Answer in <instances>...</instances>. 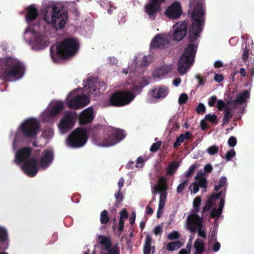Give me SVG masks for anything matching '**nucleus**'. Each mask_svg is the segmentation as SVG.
<instances>
[{
	"instance_id": "nucleus-1",
	"label": "nucleus",
	"mask_w": 254,
	"mask_h": 254,
	"mask_svg": "<svg viewBox=\"0 0 254 254\" xmlns=\"http://www.w3.org/2000/svg\"><path fill=\"white\" fill-rule=\"evenodd\" d=\"M204 15L203 3L201 1L197 2L191 14L192 24L189 31L188 40L191 44H188L186 47L178 62L177 70L181 74L186 73L194 61L197 46L192 43L199 38L202 31L204 22Z\"/></svg>"
},
{
	"instance_id": "nucleus-2",
	"label": "nucleus",
	"mask_w": 254,
	"mask_h": 254,
	"mask_svg": "<svg viewBox=\"0 0 254 254\" xmlns=\"http://www.w3.org/2000/svg\"><path fill=\"white\" fill-rule=\"evenodd\" d=\"M79 47L76 39L66 38L57 46L55 55L52 48H50V55L53 60L57 63L60 60L66 59L74 56L78 51Z\"/></svg>"
},
{
	"instance_id": "nucleus-3",
	"label": "nucleus",
	"mask_w": 254,
	"mask_h": 254,
	"mask_svg": "<svg viewBox=\"0 0 254 254\" xmlns=\"http://www.w3.org/2000/svg\"><path fill=\"white\" fill-rule=\"evenodd\" d=\"M32 148L30 147H24L18 150L15 155L14 161L18 164L25 162L21 168L22 170L29 177H34L38 171V164L35 158H30V157Z\"/></svg>"
},
{
	"instance_id": "nucleus-4",
	"label": "nucleus",
	"mask_w": 254,
	"mask_h": 254,
	"mask_svg": "<svg viewBox=\"0 0 254 254\" xmlns=\"http://www.w3.org/2000/svg\"><path fill=\"white\" fill-rule=\"evenodd\" d=\"M52 10L51 25L56 30L63 29L68 19L66 7L59 2H49Z\"/></svg>"
},
{
	"instance_id": "nucleus-5",
	"label": "nucleus",
	"mask_w": 254,
	"mask_h": 254,
	"mask_svg": "<svg viewBox=\"0 0 254 254\" xmlns=\"http://www.w3.org/2000/svg\"><path fill=\"white\" fill-rule=\"evenodd\" d=\"M108 132H110V134L108 135V137L103 138L99 135V130L98 129L95 128L93 130L92 138L98 145L110 146L119 142L126 136L123 130L118 128L110 129Z\"/></svg>"
},
{
	"instance_id": "nucleus-6",
	"label": "nucleus",
	"mask_w": 254,
	"mask_h": 254,
	"mask_svg": "<svg viewBox=\"0 0 254 254\" xmlns=\"http://www.w3.org/2000/svg\"><path fill=\"white\" fill-rule=\"evenodd\" d=\"M24 38L32 45V49L41 50L47 47L48 39L46 33H39L31 26H29L25 29Z\"/></svg>"
},
{
	"instance_id": "nucleus-7",
	"label": "nucleus",
	"mask_w": 254,
	"mask_h": 254,
	"mask_svg": "<svg viewBox=\"0 0 254 254\" xmlns=\"http://www.w3.org/2000/svg\"><path fill=\"white\" fill-rule=\"evenodd\" d=\"M135 97L129 91H118L113 93L108 101V106L122 107L129 104Z\"/></svg>"
},
{
	"instance_id": "nucleus-8",
	"label": "nucleus",
	"mask_w": 254,
	"mask_h": 254,
	"mask_svg": "<svg viewBox=\"0 0 254 254\" xmlns=\"http://www.w3.org/2000/svg\"><path fill=\"white\" fill-rule=\"evenodd\" d=\"M87 139L86 129L84 128H77L68 135V144L74 148L80 147L86 143Z\"/></svg>"
},
{
	"instance_id": "nucleus-9",
	"label": "nucleus",
	"mask_w": 254,
	"mask_h": 254,
	"mask_svg": "<svg viewBox=\"0 0 254 254\" xmlns=\"http://www.w3.org/2000/svg\"><path fill=\"white\" fill-rule=\"evenodd\" d=\"M67 102V106L69 108L78 109L87 105L90 102L89 97L82 93L79 94L76 90L71 92Z\"/></svg>"
},
{
	"instance_id": "nucleus-10",
	"label": "nucleus",
	"mask_w": 254,
	"mask_h": 254,
	"mask_svg": "<svg viewBox=\"0 0 254 254\" xmlns=\"http://www.w3.org/2000/svg\"><path fill=\"white\" fill-rule=\"evenodd\" d=\"M39 127L38 122L33 119L26 120L20 127L24 135L27 137L35 136Z\"/></svg>"
},
{
	"instance_id": "nucleus-11",
	"label": "nucleus",
	"mask_w": 254,
	"mask_h": 254,
	"mask_svg": "<svg viewBox=\"0 0 254 254\" xmlns=\"http://www.w3.org/2000/svg\"><path fill=\"white\" fill-rule=\"evenodd\" d=\"M75 117V113L66 112L64 113L59 125V128L62 133H65L73 127L74 119Z\"/></svg>"
},
{
	"instance_id": "nucleus-12",
	"label": "nucleus",
	"mask_w": 254,
	"mask_h": 254,
	"mask_svg": "<svg viewBox=\"0 0 254 254\" xmlns=\"http://www.w3.org/2000/svg\"><path fill=\"white\" fill-rule=\"evenodd\" d=\"M166 0H149L148 3L144 6V11L147 14L150 19L154 20L156 17L157 13L161 10V5Z\"/></svg>"
},
{
	"instance_id": "nucleus-13",
	"label": "nucleus",
	"mask_w": 254,
	"mask_h": 254,
	"mask_svg": "<svg viewBox=\"0 0 254 254\" xmlns=\"http://www.w3.org/2000/svg\"><path fill=\"white\" fill-rule=\"evenodd\" d=\"M188 27V21L177 22L174 26V31L172 36L176 41H181L186 35Z\"/></svg>"
},
{
	"instance_id": "nucleus-14",
	"label": "nucleus",
	"mask_w": 254,
	"mask_h": 254,
	"mask_svg": "<svg viewBox=\"0 0 254 254\" xmlns=\"http://www.w3.org/2000/svg\"><path fill=\"white\" fill-rule=\"evenodd\" d=\"M183 13V9L180 2L174 1L169 6L164 14L170 19H178Z\"/></svg>"
},
{
	"instance_id": "nucleus-15",
	"label": "nucleus",
	"mask_w": 254,
	"mask_h": 254,
	"mask_svg": "<svg viewBox=\"0 0 254 254\" xmlns=\"http://www.w3.org/2000/svg\"><path fill=\"white\" fill-rule=\"evenodd\" d=\"M203 216L201 217L197 214H190L187 218V228L190 232L196 231L197 229L203 227Z\"/></svg>"
},
{
	"instance_id": "nucleus-16",
	"label": "nucleus",
	"mask_w": 254,
	"mask_h": 254,
	"mask_svg": "<svg viewBox=\"0 0 254 254\" xmlns=\"http://www.w3.org/2000/svg\"><path fill=\"white\" fill-rule=\"evenodd\" d=\"M169 43V41L167 37L163 36L161 34H157L152 39L150 44V47L151 49H163Z\"/></svg>"
},
{
	"instance_id": "nucleus-17",
	"label": "nucleus",
	"mask_w": 254,
	"mask_h": 254,
	"mask_svg": "<svg viewBox=\"0 0 254 254\" xmlns=\"http://www.w3.org/2000/svg\"><path fill=\"white\" fill-rule=\"evenodd\" d=\"M168 93L169 89L164 85L156 86L149 91L150 96L155 99L164 98Z\"/></svg>"
},
{
	"instance_id": "nucleus-18",
	"label": "nucleus",
	"mask_w": 254,
	"mask_h": 254,
	"mask_svg": "<svg viewBox=\"0 0 254 254\" xmlns=\"http://www.w3.org/2000/svg\"><path fill=\"white\" fill-rule=\"evenodd\" d=\"M94 119L93 110L91 108H88L82 112L79 116V124L85 125L90 124Z\"/></svg>"
},
{
	"instance_id": "nucleus-19",
	"label": "nucleus",
	"mask_w": 254,
	"mask_h": 254,
	"mask_svg": "<svg viewBox=\"0 0 254 254\" xmlns=\"http://www.w3.org/2000/svg\"><path fill=\"white\" fill-rule=\"evenodd\" d=\"M250 93L248 90H245L243 92L236 95V99L228 101V103H232L234 105L241 104L244 103L247 99L250 98Z\"/></svg>"
},
{
	"instance_id": "nucleus-20",
	"label": "nucleus",
	"mask_w": 254,
	"mask_h": 254,
	"mask_svg": "<svg viewBox=\"0 0 254 254\" xmlns=\"http://www.w3.org/2000/svg\"><path fill=\"white\" fill-rule=\"evenodd\" d=\"M39 13L37 8L34 5L28 6L25 14L26 20L28 23L32 22L38 17Z\"/></svg>"
},
{
	"instance_id": "nucleus-21",
	"label": "nucleus",
	"mask_w": 254,
	"mask_h": 254,
	"mask_svg": "<svg viewBox=\"0 0 254 254\" xmlns=\"http://www.w3.org/2000/svg\"><path fill=\"white\" fill-rule=\"evenodd\" d=\"M172 69V64H163L156 68L154 71V75L157 77H161L170 72Z\"/></svg>"
},
{
	"instance_id": "nucleus-22",
	"label": "nucleus",
	"mask_w": 254,
	"mask_h": 254,
	"mask_svg": "<svg viewBox=\"0 0 254 254\" xmlns=\"http://www.w3.org/2000/svg\"><path fill=\"white\" fill-rule=\"evenodd\" d=\"M204 175V173L198 172L195 176L194 179L195 182H197L198 186L200 188L204 189L203 191L205 192L207 187V179L203 177Z\"/></svg>"
},
{
	"instance_id": "nucleus-23",
	"label": "nucleus",
	"mask_w": 254,
	"mask_h": 254,
	"mask_svg": "<svg viewBox=\"0 0 254 254\" xmlns=\"http://www.w3.org/2000/svg\"><path fill=\"white\" fill-rule=\"evenodd\" d=\"M48 12V6H45L41 8L39 12V18L45 23V24H40V29L42 31L43 29L46 30V24H48V20L46 14Z\"/></svg>"
},
{
	"instance_id": "nucleus-24",
	"label": "nucleus",
	"mask_w": 254,
	"mask_h": 254,
	"mask_svg": "<svg viewBox=\"0 0 254 254\" xmlns=\"http://www.w3.org/2000/svg\"><path fill=\"white\" fill-rule=\"evenodd\" d=\"M64 108L63 102H60L57 103L51 109H49V118L55 116L59 114Z\"/></svg>"
},
{
	"instance_id": "nucleus-25",
	"label": "nucleus",
	"mask_w": 254,
	"mask_h": 254,
	"mask_svg": "<svg viewBox=\"0 0 254 254\" xmlns=\"http://www.w3.org/2000/svg\"><path fill=\"white\" fill-rule=\"evenodd\" d=\"M168 189L167 178L164 176L158 179V184L155 186L154 190H163Z\"/></svg>"
},
{
	"instance_id": "nucleus-26",
	"label": "nucleus",
	"mask_w": 254,
	"mask_h": 254,
	"mask_svg": "<svg viewBox=\"0 0 254 254\" xmlns=\"http://www.w3.org/2000/svg\"><path fill=\"white\" fill-rule=\"evenodd\" d=\"M194 248L195 253L198 254H202L205 251V246L204 242L200 239H197L194 243Z\"/></svg>"
},
{
	"instance_id": "nucleus-27",
	"label": "nucleus",
	"mask_w": 254,
	"mask_h": 254,
	"mask_svg": "<svg viewBox=\"0 0 254 254\" xmlns=\"http://www.w3.org/2000/svg\"><path fill=\"white\" fill-rule=\"evenodd\" d=\"M182 242L179 240H177L167 243L166 245V249L169 252H172L176 250L179 249L182 247Z\"/></svg>"
},
{
	"instance_id": "nucleus-28",
	"label": "nucleus",
	"mask_w": 254,
	"mask_h": 254,
	"mask_svg": "<svg viewBox=\"0 0 254 254\" xmlns=\"http://www.w3.org/2000/svg\"><path fill=\"white\" fill-rule=\"evenodd\" d=\"M95 79L93 78L87 79L85 87L88 89V92L92 93L96 91V83L95 82Z\"/></svg>"
},
{
	"instance_id": "nucleus-29",
	"label": "nucleus",
	"mask_w": 254,
	"mask_h": 254,
	"mask_svg": "<svg viewBox=\"0 0 254 254\" xmlns=\"http://www.w3.org/2000/svg\"><path fill=\"white\" fill-rule=\"evenodd\" d=\"M180 164L179 162H171L168 166L166 173L168 175L172 176L178 168Z\"/></svg>"
},
{
	"instance_id": "nucleus-30",
	"label": "nucleus",
	"mask_w": 254,
	"mask_h": 254,
	"mask_svg": "<svg viewBox=\"0 0 254 254\" xmlns=\"http://www.w3.org/2000/svg\"><path fill=\"white\" fill-rule=\"evenodd\" d=\"M224 115L223 118V126L228 124L230 120L232 118L233 115V113L231 112V110L228 107H226V108L224 110Z\"/></svg>"
},
{
	"instance_id": "nucleus-31",
	"label": "nucleus",
	"mask_w": 254,
	"mask_h": 254,
	"mask_svg": "<svg viewBox=\"0 0 254 254\" xmlns=\"http://www.w3.org/2000/svg\"><path fill=\"white\" fill-rule=\"evenodd\" d=\"M40 160L39 166L42 169H46L48 166V150H45Z\"/></svg>"
},
{
	"instance_id": "nucleus-32",
	"label": "nucleus",
	"mask_w": 254,
	"mask_h": 254,
	"mask_svg": "<svg viewBox=\"0 0 254 254\" xmlns=\"http://www.w3.org/2000/svg\"><path fill=\"white\" fill-rule=\"evenodd\" d=\"M110 220L108 211L106 210H103L100 214V222L102 224H107Z\"/></svg>"
},
{
	"instance_id": "nucleus-33",
	"label": "nucleus",
	"mask_w": 254,
	"mask_h": 254,
	"mask_svg": "<svg viewBox=\"0 0 254 254\" xmlns=\"http://www.w3.org/2000/svg\"><path fill=\"white\" fill-rule=\"evenodd\" d=\"M99 239H101L100 244L104 246L106 249H108L110 248L111 246V243L108 238H107L106 236L101 235L99 236Z\"/></svg>"
},
{
	"instance_id": "nucleus-34",
	"label": "nucleus",
	"mask_w": 254,
	"mask_h": 254,
	"mask_svg": "<svg viewBox=\"0 0 254 254\" xmlns=\"http://www.w3.org/2000/svg\"><path fill=\"white\" fill-rule=\"evenodd\" d=\"M227 179L225 177H222L218 182V185L215 186L214 190L218 191L222 188L224 187L226 184Z\"/></svg>"
},
{
	"instance_id": "nucleus-35",
	"label": "nucleus",
	"mask_w": 254,
	"mask_h": 254,
	"mask_svg": "<svg viewBox=\"0 0 254 254\" xmlns=\"http://www.w3.org/2000/svg\"><path fill=\"white\" fill-rule=\"evenodd\" d=\"M7 239V232L3 227H0V242H5Z\"/></svg>"
},
{
	"instance_id": "nucleus-36",
	"label": "nucleus",
	"mask_w": 254,
	"mask_h": 254,
	"mask_svg": "<svg viewBox=\"0 0 254 254\" xmlns=\"http://www.w3.org/2000/svg\"><path fill=\"white\" fill-rule=\"evenodd\" d=\"M231 104L232 103H228V102L226 104L223 100L219 99L217 100L216 107L218 110L223 111L224 109L225 110L226 107H228L227 105L228 104L231 105Z\"/></svg>"
},
{
	"instance_id": "nucleus-37",
	"label": "nucleus",
	"mask_w": 254,
	"mask_h": 254,
	"mask_svg": "<svg viewBox=\"0 0 254 254\" xmlns=\"http://www.w3.org/2000/svg\"><path fill=\"white\" fill-rule=\"evenodd\" d=\"M205 119L212 124H217L218 123L217 116L214 114H208L206 115L205 116Z\"/></svg>"
},
{
	"instance_id": "nucleus-38",
	"label": "nucleus",
	"mask_w": 254,
	"mask_h": 254,
	"mask_svg": "<svg viewBox=\"0 0 254 254\" xmlns=\"http://www.w3.org/2000/svg\"><path fill=\"white\" fill-rule=\"evenodd\" d=\"M189 183V180H186L179 184L177 188V192L178 193H182Z\"/></svg>"
},
{
	"instance_id": "nucleus-39",
	"label": "nucleus",
	"mask_w": 254,
	"mask_h": 254,
	"mask_svg": "<svg viewBox=\"0 0 254 254\" xmlns=\"http://www.w3.org/2000/svg\"><path fill=\"white\" fill-rule=\"evenodd\" d=\"M184 137L183 133H181L179 136L177 137L176 141L173 144L174 148H178L181 144L184 142Z\"/></svg>"
},
{
	"instance_id": "nucleus-40",
	"label": "nucleus",
	"mask_w": 254,
	"mask_h": 254,
	"mask_svg": "<svg viewBox=\"0 0 254 254\" xmlns=\"http://www.w3.org/2000/svg\"><path fill=\"white\" fill-rule=\"evenodd\" d=\"M162 143L161 141L153 143L150 148V151L152 152H155L157 151L161 147Z\"/></svg>"
},
{
	"instance_id": "nucleus-41",
	"label": "nucleus",
	"mask_w": 254,
	"mask_h": 254,
	"mask_svg": "<svg viewBox=\"0 0 254 254\" xmlns=\"http://www.w3.org/2000/svg\"><path fill=\"white\" fill-rule=\"evenodd\" d=\"M115 197L116 199V205H118L120 204L121 202L123 200V195L122 193H121V191H119V190L115 194Z\"/></svg>"
},
{
	"instance_id": "nucleus-42",
	"label": "nucleus",
	"mask_w": 254,
	"mask_h": 254,
	"mask_svg": "<svg viewBox=\"0 0 254 254\" xmlns=\"http://www.w3.org/2000/svg\"><path fill=\"white\" fill-rule=\"evenodd\" d=\"M188 96L186 93H183L181 94L178 100L179 104L182 105L185 104L188 100Z\"/></svg>"
},
{
	"instance_id": "nucleus-43",
	"label": "nucleus",
	"mask_w": 254,
	"mask_h": 254,
	"mask_svg": "<svg viewBox=\"0 0 254 254\" xmlns=\"http://www.w3.org/2000/svg\"><path fill=\"white\" fill-rule=\"evenodd\" d=\"M196 167L197 166L196 164H193L191 165L189 167L188 171L185 173V176L187 177H190L191 176H192L194 173V172L196 169Z\"/></svg>"
},
{
	"instance_id": "nucleus-44",
	"label": "nucleus",
	"mask_w": 254,
	"mask_h": 254,
	"mask_svg": "<svg viewBox=\"0 0 254 254\" xmlns=\"http://www.w3.org/2000/svg\"><path fill=\"white\" fill-rule=\"evenodd\" d=\"M218 151L219 147L215 145L211 146L207 149V152L211 155L217 154Z\"/></svg>"
},
{
	"instance_id": "nucleus-45",
	"label": "nucleus",
	"mask_w": 254,
	"mask_h": 254,
	"mask_svg": "<svg viewBox=\"0 0 254 254\" xmlns=\"http://www.w3.org/2000/svg\"><path fill=\"white\" fill-rule=\"evenodd\" d=\"M152 241V237L149 234H147L145 237V242L143 248H152L151 246Z\"/></svg>"
},
{
	"instance_id": "nucleus-46",
	"label": "nucleus",
	"mask_w": 254,
	"mask_h": 254,
	"mask_svg": "<svg viewBox=\"0 0 254 254\" xmlns=\"http://www.w3.org/2000/svg\"><path fill=\"white\" fill-rule=\"evenodd\" d=\"M180 233L176 231H173L168 236V239L170 240H177L180 237Z\"/></svg>"
},
{
	"instance_id": "nucleus-47",
	"label": "nucleus",
	"mask_w": 254,
	"mask_h": 254,
	"mask_svg": "<svg viewBox=\"0 0 254 254\" xmlns=\"http://www.w3.org/2000/svg\"><path fill=\"white\" fill-rule=\"evenodd\" d=\"M250 50L247 47L245 48L243 50V54H242V59L244 62H246L248 61L249 55L250 53Z\"/></svg>"
},
{
	"instance_id": "nucleus-48",
	"label": "nucleus",
	"mask_w": 254,
	"mask_h": 254,
	"mask_svg": "<svg viewBox=\"0 0 254 254\" xmlns=\"http://www.w3.org/2000/svg\"><path fill=\"white\" fill-rule=\"evenodd\" d=\"M108 250V254H119L120 250L117 246H115L112 248L107 249Z\"/></svg>"
},
{
	"instance_id": "nucleus-49",
	"label": "nucleus",
	"mask_w": 254,
	"mask_h": 254,
	"mask_svg": "<svg viewBox=\"0 0 254 254\" xmlns=\"http://www.w3.org/2000/svg\"><path fill=\"white\" fill-rule=\"evenodd\" d=\"M155 192H158L160 193L159 200L166 201L167 198V190H154Z\"/></svg>"
},
{
	"instance_id": "nucleus-50",
	"label": "nucleus",
	"mask_w": 254,
	"mask_h": 254,
	"mask_svg": "<svg viewBox=\"0 0 254 254\" xmlns=\"http://www.w3.org/2000/svg\"><path fill=\"white\" fill-rule=\"evenodd\" d=\"M191 187H192V189H193L192 192L193 193L195 194V193H196L198 191L199 187H200L198 186L197 182L194 181V182L190 184V185L189 187V189L191 190ZM191 191L192 192V190H191Z\"/></svg>"
},
{
	"instance_id": "nucleus-51",
	"label": "nucleus",
	"mask_w": 254,
	"mask_h": 254,
	"mask_svg": "<svg viewBox=\"0 0 254 254\" xmlns=\"http://www.w3.org/2000/svg\"><path fill=\"white\" fill-rule=\"evenodd\" d=\"M236 155L235 151L234 149H231L228 151L225 154V159L227 161H230L232 158L234 157Z\"/></svg>"
},
{
	"instance_id": "nucleus-52",
	"label": "nucleus",
	"mask_w": 254,
	"mask_h": 254,
	"mask_svg": "<svg viewBox=\"0 0 254 254\" xmlns=\"http://www.w3.org/2000/svg\"><path fill=\"white\" fill-rule=\"evenodd\" d=\"M196 112L199 114H203L205 112V107L202 103H199L196 107Z\"/></svg>"
},
{
	"instance_id": "nucleus-53",
	"label": "nucleus",
	"mask_w": 254,
	"mask_h": 254,
	"mask_svg": "<svg viewBox=\"0 0 254 254\" xmlns=\"http://www.w3.org/2000/svg\"><path fill=\"white\" fill-rule=\"evenodd\" d=\"M203 227H200L197 229L198 236L204 239L206 238V234L204 229H202Z\"/></svg>"
},
{
	"instance_id": "nucleus-54",
	"label": "nucleus",
	"mask_w": 254,
	"mask_h": 254,
	"mask_svg": "<svg viewBox=\"0 0 254 254\" xmlns=\"http://www.w3.org/2000/svg\"><path fill=\"white\" fill-rule=\"evenodd\" d=\"M228 144L230 147H234L237 144V139L234 136H231L228 141Z\"/></svg>"
},
{
	"instance_id": "nucleus-55",
	"label": "nucleus",
	"mask_w": 254,
	"mask_h": 254,
	"mask_svg": "<svg viewBox=\"0 0 254 254\" xmlns=\"http://www.w3.org/2000/svg\"><path fill=\"white\" fill-rule=\"evenodd\" d=\"M120 219L124 220V219H127L128 217V214L126 209H123L120 212Z\"/></svg>"
},
{
	"instance_id": "nucleus-56",
	"label": "nucleus",
	"mask_w": 254,
	"mask_h": 254,
	"mask_svg": "<svg viewBox=\"0 0 254 254\" xmlns=\"http://www.w3.org/2000/svg\"><path fill=\"white\" fill-rule=\"evenodd\" d=\"M224 203H225L224 199L221 198L220 199V202L219 203V205H218V206H219V208L218 209V215L221 214L222 210L224 207Z\"/></svg>"
},
{
	"instance_id": "nucleus-57",
	"label": "nucleus",
	"mask_w": 254,
	"mask_h": 254,
	"mask_svg": "<svg viewBox=\"0 0 254 254\" xmlns=\"http://www.w3.org/2000/svg\"><path fill=\"white\" fill-rule=\"evenodd\" d=\"M201 202V198L199 196H196L193 200V206L199 207Z\"/></svg>"
},
{
	"instance_id": "nucleus-58",
	"label": "nucleus",
	"mask_w": 254,
	"mask_h": 254,
	"mask_svg": "<svg viewBox=\"0 0 254 254\" xmlns=\"http://www.w3.org/2000/svg\"><path fill=\"white\" fill-rule=\"evenodd\" d=\"M217 102V97L215 96L211 97L208 101V105L210 107H213L215 105L216 102Z\"/></svg>"
},
{
	"instance_id": "nucleus-59",
	"label": "nucleus",
	"mask_w": 254,
	"mask_h": 254,
	"mask_svg": "<svg viewBox=\"0 0 254 254\" xmlns=\"http://www.w3.org/2000/svg\"><path fill=\"white\" fill-rule=\"evenodd\" d=\"M165 201H166L159 200V207H158V209L157 211V216L158 218L160 217V211L161 209H163V208L165 206Z\"/></svg>"
},
{
	"instance_id": "nucleus-60",
	"label": "nucleus",
	"mask_w": 254,
	"mask_h": 254,
	"mask_svg": "<svg viewBox=\"0 0 254 254\" xmlns=\"http://www.w3.org/2000/svg\"><path fill=\"white\" fill-rule=\"evenodd\" d=\"M218 209H216V208H213L212 209V210H211V212H210V217L212 218H219L220 217V216L221 215H219L218 214Z\"/></svg>"
},
{
	"instance_id": "nucleus-61",
	"label": "nucleus",
	"mask_w": 254,
	"mask_h": 254,
	"mask_svg": "<svg viewBox=\"0 0 254 254\" xmlns=\"http://www.w3.org/2000/svg\"><path fill=\"white\" fill-rule=\"evenodd\" d=\"M151 250H152V254H153L155 251V246H152V248H143V251L144 254H150Z\"/></svg>"
},
{
	"instance_id": "nucleus-62",
	"label": "nucleus",
	"mask_w": 254,
	"mask_h": 254,
	"mask_svg": "<svg viewBox=\"0 0 254 254\" xmlns=\"http://www.w3.org/2000/svg\"><path fill=\"white\" fill-rule=\"evenodd\" d=\"M237 73H239L240 74H241V75L243 76V77H246V71L245 70V69L243 67H241L240 68V70L239 71H235L234 72H233V76H234L235 75L237 74Z\"/></svg>"
},
{
	"instance_id": "nucleus-63",
	"label": "nucleus",
	"mask_w": 254,
	"mask_h": 254,
	"mask_svg": "<svg viewBox=\"0 0 254 254\" xmlns=\"http://www.w3.org/2000/svg\"><path fill=\"white\" fill-rule=\"evenodd\" d=\"M153 232L156 235H160L162 232V227L159 225L156 226L154 228Z\"/></svg>"
},
{
	"instance_id": "nucleus-64",
	"label": "nucleus",
	"mask_w": 254,
	"mask_h": 254,
	"mask_svg": "<svg viewBox=\"0 0 254 254\" xmlns=\"http://www.w3.org/2000/svg\"><path fill=\"white\" fill-rule=\"evenodd\" d=\"M224 79L223 76L221 74H216L214 76V79L218 83L221 82Z\"/></svg>"
}]
</instances>
